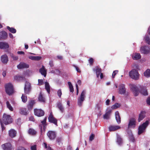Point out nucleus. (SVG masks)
I'll return each mask as SVG.
<instances>
[{
  "instance_id": "obj_1",
  "label": "nucleus",
  "mask_w": 150,
  "mask_h": 150,
  "mask_svg": "<svg viewBox=\"0 0 150 150\" xmlns=\"http://www.w3.org/2000/svg\"><path fill=\"white\" fill-rule=\"evenodd\" d=\"M0 121L3 122L6 125L10 124L12 122L11 116L9 115H7L5 113L4 114L2 119L0 120Z\"/></svg>"
},
{
  "instance_id": "obj_2",
  "label": "nucleus",
  "mask_w": 150,
  "mask_h": 150,
  "mask_svg": "<svg viewBox=\"0 0 150 150\" xmlns=\"http://www.w3.org/2000/svg\"><path fill=\"white\" fill-rule=\"evenodd\" d=\"M149 123V121L146 120L145 122L143 123L139 127L138 132V135L141 134L145 131Z\"/></svg>"
},
{
  "instance_id": "obj_3",
  "label": "nucleus",
  "mask_w": 150,
  "mask_h": 150,
  "mask_svg": "<svg viewBox=\"0 0 150 150\" xmlns=\"http://www.w3.org/2000/svg\"><path fill=\"white\" fill-rule=\"evenodd\" d=\"M5 91L7 94L9 96L11 95L14 92L13 85L9 83L5 85Z\"/></svg>"
},
{
  "instance_id": "obj_4",
  "label": "nucleus",
  "mask_w": 150,
  "mask_h": 150,
  "mask_svg": "<svg viewBox=\"0 0 150 150\" xmlns=\"http://www.w3.org/2000/svg\"><path fill=\"white\" fill-rule=\"evenodd\" d=\"M129 76L132 79L135 80L139 79V74L138 71L135 69H133L129 73Z\"/></svg>"
},
{
  "instance_id": "obj_5",
  "label": "nucleus",
  "mask_w": 150,
  "mask_h": 150,
  "mask_svg": "<svg viewBox=\"0 0 150 150\" xmlns=\"http://www.w3.org/2000/svg\"><path fill=\"white\" fill-rule=\"evenodd\" d=\"M86 93V90H84L82 91L80 97L79 98L78 100V104L79 106H81L82 105L83 102L85 99Z\"/></svg>"
},
{
  "instance_id": "obj_6",
  "label": "nucleus",
  "mask_w": 150,
  "mask_h": 150,
  "mask_svg": "<svg viewBox=\"0 0 150 150\" xmlns=\"http://www.w3.org/2000/svg\"><path fill=\"white\" fill-rule=\"evenodd\" d=\"M31 89V83L28 81H26L24 88V92L26 94H29Z\"/></svg>"
},
{
  "instance_id": "obj_7",
  "label": "nucleus",
  "mask_w": 150,
  "mask_h": 150,
  "mask_svg": "<svg viewBox=\"0 0 150 150\" xmlns=\"http://www.w3.org/2000/svg\"><path fill=\"white\" fill-rule=\"evenodd\" d=\"M130 87L134 96H138L139 93V90L137 87L135 85L131 84L130 85Z\"/></svg>"
},
{
  "instance_id": "obj_8",
  "label": "nucleus",
  "mask_w": 150,
  "mask_h": 150,
  "mask_svg": "<svg viewBox=\"0 0 150 150\" xmlns=\"http://www.w3.org/2000/svg\"><path fill=\"white\" fill-rule=\"evenodd\" d=\"M49 122L53 123L56 126H57V120L54 117L52 113H50L48 118Z\"/></svg>"
},
{
  "instance_id": "obj_9",
  "label": "nucleus",
  "mask_w": 150,
  "mask_h": 150,
  "mask_svg": "<svg viewBox=\"0 0 150 150\" xmlns=\"http://www.w3.org/2000/svg\"><path fill=\"white\" fill-rule=\"evenodd\" d=\"M136 125V120L134 118H132L130 119L129 121L128 125V128H133L135 127Z\"/></svg>"
},
{
  "instance_id": "obj_10",
  "label": "nucleus",
  "mask_w": 150,
  "mask_h": 150,
  "mask_svg": "<svg viewBox=\"0 0 150 150\" xmlns=\"http://www.w3.org/2000/svg\"><path fill=\"white\" fill-rule=\"evenodd\" d=\"M34 114L35 115L39 117L44 115L45 112L44 111L41 109H34Z\"/></svg>"
},
{
  "instance_id": "obj_11",
  "label": "nucleus",
  "mask_w": 150,
  "mask_h": 150,
  "mask_svg": "<svg viewBox=\"0 0 150 150\" xmlns=\"http://www.w3.org/2000/svg\"><path fill=\"white\" fill-rule=\"evenodd\" d=\"M47 135L51 140H54L56 137V133L55 132L52 131H49L47 133Z\"/></svg>"
},
{
  "instance_id": "obj_12",
  "label": "nucleus",
  "mask_w": 150,
  "mask_h": 150,
  "mask_svg": "<svg viewBox=\"0 0 150 150\" xmlns=\"http://www.w3.org/2000/svg\"><path fill=\"white\" fill-rule=\"evenodd\" d=\"M47 119V117H45L44 120L41 122L42 125H40L39 126L40 127V131L41 132H42V126H43V129L44 131H45L46 129V127L47 125V124H46Z\"/></svg>"
},
{
  "instance_id": "obj_13",
  "label": "nucleus",
  "mask_w": 150,
  "mask_h": 150,
  "mask_svg": "<svg viewBox=\"0 0 150 150\" xmlns=\"http://www.w3.org/2000/svg\"><path fill=\"white\" fill-rule=\"evenodd\" d=\"M150 49L148 46H144L141 47V52L144 54H148L149 53Z\"/></svg>"
},
{
  "instance_id": "obj_14",
  "label": "nucleus",
  "mask_w": 150,
  "mask_h": 150,
  "mask_svg": "<svg viewBox=\"0 0 150 150\" xmlns=\"http://www.w3.org/2000/svg\"><path fill=\"white\" fill-rule=\"evenodd\" d=\"M119 93L121 94H124L126 93L125 85L124 84H121L119 86Z\"/></svg>"
},
{
  "instance_id": "obj_15",
  "label": "nucleus",
  "mask_w": 150,
  "mask_h": 150,
  "mask_svg": "<svg viewBox=\"0 0 150 150\" xmlns=\"http://www.w3.org/2000/svg\"><path fill=\"white\" fill-rule=\"evenodd\" d=\"M35 103V100H29L27 106L28 110H32L33 108L34 105Z\"/></svg>"
},
{
  "instance_id": "obj_16",
  "label": "nucleus",
  "mask_w": 150,
  "mask_h": 150,
  "mask_svg": "<svg viewBox=\"0 0 150 150\" xmlns=\"http://www.w3.org/2000/svg\"><path fill=\"white\" fill-rule=\"evenodd\" d=\"M2 149L4 150H11V145L10 143H6L1 146Z\"/></svg>"
},
{
  "instance_id": "obj_17",
  "label": "nucleus",
  "mask_w": 150,
  "mask_h": 150,
  "mask_svg": "<svg viewBox=\"0 0 150 150\" xmlns=\"http://www.w3.org/2000/svg\"><path fill=\"white\" fill-rule=\"evenodd\" d=\"M16 132L14 129H12L8 131V135L11 138L15 137L16 134Z\"/></svg>"
},
{
  "instance_id": "obj_18",
  "label": "nucleus",
  "mask_w": 150,
  "mask_h": 150,
  "mask_svg": "<svg viewBox=\"0 0 150 150\" xmlns=\"http://www.w3.org/2000/svg\"><path fill=\"white\" fill-rule=\"evenodd\" d=\"M29 67V66L28 64L24 62H20V63L17 66V67L18 69L28 68Z\"/></svg>"
},
{
  "instance_id": "obj_19",
  "label": "nucleus",
  "mask_w": 150,
  "mask_h": 150,
  "mask_svg": "<svg viewBox=\"0 0 150 150\" xmlns=\"http://www.w3.org/2000/svg\"><path fill=\"white\" fill-rule=\"evenodd\" d=\"M9 47L8 43L6 42H0V48L1 49H6Z\"/></svg>"
},
{
  "instance_id": "obj_20",
  "label": "nucleus",
  "mask_w": 150,
  "mask_h": 150,
  "mask_svg": "<svg viewBox=\"0 0 150 150\" xmlns=\"http://www.w3.org/2000/svg\"><path fill=\"white\" fill-rule=\"evenodd\" d=\"M146 112L144 111H142L139 114V118L138 119V122H140L143 120L146 116Z\"/></svg>"
},
{
  "instance_id": "obj_21",
  "label": "nucleus",
  "mask_w": 150,
  "mask_h": 150,
  "mask_svg": "<svg viewBox=\"0 0 150 150\" xmlns=\"http://www.w3.org/2000/svg\"><path fill=\"white\" fill-rule=\"evenodd\" d=\"M93 71H94L96 72L97 77V78H98L100 74L101 73L102 71L101 69L97 66L95 68L93 69Z\"/></svg>"
},
{
  "instance_id": "obj_22",
  "label": "nucleus",
  "mask_w": 150,
  "mask_h": 150,
  "mask_svg": "<svg viewBox=\"0 0 150 150\" xmlns=\"http://www.w3.org/2000/svg\"><path fill=\"white\" fill-rule=\"evenodd\" d=\"M8 37L7 33L5 31L3 30L0 32V38L3 40L6 39Z\"/></svg>"
},
{
  "instance_id": "obj_23",
  "label": "nucleus",
  "mask_w": 150,
  "mask_h": 150,
  "mask_svg": "<svg viewBox=\"0 0 150 150\" xmlns=\"http://www.w3.org/2000/svg\"><path fill=\"white\" fill-rule=\"evenodd\" d=\"M1 60L2 62L4 64H6L8 61V57L6 54H4L1 56Z\"/></svg>"
},
{
  "instance_id": "obj_24",
  "label": "nucleus",
  "mask_w": 150,
  "mask_h": 150,
  "mask_svg": "<svg viewBox=\"0 0 150 150\" xmlns=\"http://www.w3.org/2000/svg\"><path fill=\"white\" fill-rule=\"evenodd\" d=\"M39 72L41 74L45 77L47 74V70L45 68V67L42 65V67L39 69Z\"/></svg>"
},
{
  "instance_id": "obj_25",
  "label": "nucleus",
  "mask_w": 150,
  "mask_h": 150,
  "mask_svg": "<svg viewBox=\"0 0 150 150\" xmlns=\"http://www.w3.org/2000/svg\"><path fill=\"white\" fill-rule=\"evenodd\" d=\"M112 110H109L107 111L103 115V118L104 119H108L110 118V116L111 114Z\"/></svg>"
},
{
  "instance_id": "obj_26",
  "label": "nucleus",
  "mask_w": 150,
  "mask_h": 150,
  "mask_svg": "<svg viewBox=\"0 0 150 150\" xmlns=\"http://www.w3.org/2000/svg\"><path fill=\"white\" fill-rule=\"evenodd\" d=\"M115 117L117 122L118 124H119L121 123V117L118 111H117L115 113Z\"/></svg>"
},
{
  "instance_id": "obj_27",
  "label": "nucleus",
  "mask_w": 150,
  "mask_h": 150,
  "mask_svg": "<svg viewBox=\"0 0 150 150\" xmlns=\"http://www.w3.org/2000/svg\"><path fill=\"white\" fill-rule=\"evenodd\" d=\"M14 79L17 81H20L24 80L25 78L23 76L17 75L14 76Z\"/></svg>"
},
{
  "instance_id": "obj_28",
  "label": "nucleus",
  "mask_w": 150,
  "mask_h": 150,
  "mask_svg": "<svg viewBox=\"0 0 150 150\" xmlns=\"http://www.w3.org/2000/svg\"><path fill=\"white\" fill-rule=\"evenodd\" d=\"M120 128V127L119 126H110L109 128L110 131H116Z\"/></svg>"
},
{
  "instance_id": "obj_29",
  "label": "nucleus",
  "mask_w": 150,
  "mask_h": 150,
  "mask_svg": "<svg viewBox=\"0 0 150 150\" xmlns=\"http://www.w3.org/2000/svg\"><path fill=\"white\" fill-rule=\"evenodd\" d=\"M57 107L62 112H63L64 111V108L61 103L59 102H57Z\"/></svg>"
},
{
  "instance_id": "obj_30",
  "label": "nucleus",
  "mask_w": 150,
  "mask_h": 150,
  "mask_svg": "<svg viewBox=\"0 0 150 150\" xmlns=\"http://www.w3.org/2000/svg\"><path fill=\"white\" fill-rule=\"evenodd\" d=\"M132 58L134 60H138L141 58V56L139 53H135L132 56Z\"/></svg>"
},
{
  "instance_id": "obj_31",
  "label": "nucleus",
  "mask_w": 150,
  "mask_h": 150,
  "mask_svg": "<svg viewBox=\"0 0 150 150\" xmlns=\"http://www.w3.org/2000/svg\"><path fill=\"white\" fill-rule=\"evenodd\" d=\"M19 112L22 115H26L28 114V112L26 108H20V109Z\"/></svg>"
},
{
  "instance_id": "obj_32",
  "label": "nucleus",
  "mask_w": 150,
  "mask_h": 150,
  "mask_svg": "<svg viewBox=\"0 0 150 150\" xmlns=\"http://www.w3.org/2000/svg\"><path fill=\"white\" fill-rule=\"evenodd\" d=\"M141 93L143 95L147 96L148 93L146 88L144 87H142V89L140 91Z\"/></svg>"
},
{
  "instance_id": "obj_33",
  "label": "nucleus",
  "mask_w": 150,
  "mask_h": 150,
  "mask_svg": "<svg viewBox=\"0 0 150 150\" xmlns=\"http://www.w3.org/2000/svg\"><path fill=\"white\" fill-rule=\"evenodd\" d=\"M28 134L31 135H35L36 133V131L34 129L32 128H30L28 131Z\"/></svg>"
},
{
  "instance_id": "obj_34",
  "label": "nucleus",
  "mask_w": 150,
  "mask_h": 150,
  "mask_svg": "<svg viewBox=\"0 0 150 150\" xmlns=\"http://www.w3.org/2000/svg\"><path fill=\"white\" fill-rule=\"evenodd\" d=\"M38 100H39L42 102L45 103V98L43 96L42 94L41 93H40L39 97H38Z\"/></svg>"
},
{
  "instance_id": "obj_35",
  "label": "nucleus",
  "mask_w": 150,
  "mask_h": 150,
  "mask_svg": "<svg viewBox=\"0 0 150 150\" xmlns=\"http://www.w3.org/2000/svg\"><path fill=\"white\" fill-rule=\"evenodd\" d=\"M45 87L47 92L49 93L50 92V86L47 82H45Z\"/></svg>"
},
{
  "instance_id": "obj_36",
  "label": "nucleus",
  "mask_w": 150,
  "mask_h": 150,
  "mask_svg": "<svg viewBox=\"0 0 150 150\" xmlns=\"http://www.w3.org/2000/svg\"><path fill=\"white\" fill-rule=\"evenodd\" d=\"M7 29L9 31L13 33H15L16 32V30L15 29L13 28H10L8 26H7Z\"/></svg>"
},
{
  "instance_id": "obj_37",
  "label": "nucleus",
  "mask_w": 150,
  "mask_h": 150,
  "mask_svg": "<svg viewBox=\"0 0 150 150\" xmlns=\"http://www.w3.org/2000/svg\"><path fill=\"white\" fill-rule=\"evenodd\" d=\"M68 84L69 86L70 92L71 93H73L74 91V89L71 83L70 82H68Z\"/></svg>"
},
{
  "instance_id": "obj_38",
  "label": "nucleus",
  "mask_w": 150,
  "mask_h": 150,
  "mask_svg": "<svg viewBox=\"0 0 150 150\" xmlns=\"http://www.w3.org/2000/svg\"><path fill=\"white\" fill-rule=\"evenodd\" d=\"M144 75L146 77H150V69H147L144 73Z\"/></svg>"
},
{
  "instance_id": "obj_39",
  "label": "nucleus",
  "mask_w": 150,
  "mask_h": 150,
  "mask_svg": "<svg viewBox=\"0 0 150 150\" xmlns=\"http://www.w3.org/2000/svg\"><path fill=\"white\" fill-rule=\"evenodd\" d=\"M120 106V104L118 103H116L111 106V108L112 109H116L119 107Z\"/></svg>"
},
{
  "instance_id": "obj_40",
  "label": "nucleus",
  "mask_w": 150,
  "mask_h": 150,
  "mask_svg": "<svg viewBox=\"0 0 150 150\" xmlns=\"http://www.w3.org/2000/svg\"><path fill=\"white\" fill-rule=\"evenodd\" d=\"M6 104L7 108L11 111H13V109L11 105L8 101H7L6 102Z\"/></svg>"
},
{
  "instance_id": "obj_41",
  "label": "nucleus",
  "mask_w": 150,
  "mask_h": 150,
  "mask_svg": "<svg viewBox=\"0 0 150 150\" xmlns=\"http://www.w3.org/2000/svg\"><path fill=\"white\" fill-rule=\"evenodd\" d=\"M122 139L120 136L117 135V142L119 144L121 145L122 144Z\"/></svg>"
},
{
  "instance_id": "obj_42",
  "label": "nucleus",
  "mask_w": 150,
  "mask_h": 150,
  "mask_svg": "<svg viewBox=\"0 0 150 150\" xmlns=\"http://www.w3.org/2000/svg\"><path fill=\"white\" fill-rule=\"evenodd\" d=\"M22 101L24 103H26L27 100V96H25L23 94H22L21 97Z\"/></svg>"
},
{
  "instance_id": "obj_43",
  "label": "nucleus",
  "mask_w": 150,
  "mask_h": 150,
  "mask_svg": "<svg viewBox=\"0 0 150 150\" xmlns=\"http://www.w3.org/2000/svg\"><path fill=\"white\" fill-rule=\"evenodd\" d=\"M145 39L146 42L150 45V39L149 37L147 36H146Z\"/></svg>"
},
{
  "instance_id": "obj_44",
  "label": "nucleus",
  "mask_w": 150,
  "mask_h": 150,
  "mask_svg": "<svg viewBox=\"0 0 150 150\" xmlns=\"http://www.w3.org/2000/svg\"><path fill=\"white\" fill-rule=\"evenodd\" d=\"M57 95L59 98H61L62 95L61 89H60L58 90L57 92Z\"/></svg>"
},
{
  "instance_id": "obj_45",
  "label": "nucleus",
  "mask_w": 150,
  "mask_h": 150,
  "mask_svg": "<svg viewBox=\"0 0 150 150\" xmlns=\"http://www.w3.org/2000/svg\"><path fill=\"white\" fill-rule=\"evenodd\" d=\"M11 56L13 60H17L18 59V57L17 56L14 55L13 54H11Z\"/></svg>"
},
{
  "instance_id": "obj_46",
  "label": "nucleus",
  "mask_w": 150,
  "mask_h": 150,
  "mask_svg": "<svg viewBox=\"0 0 150 150\" xmlns=\"http://www.w3.org/2000/svg\"><path fill=\"white\" fill-rule=\"evenodd\" d=\"M38 85L39 86H41L43 84L44 82L43 80L40 79L38 80Z\"/></svg>"
},
{
  "instance_id": "obj_47",
  "label": "nucleus",
  "mask_w": 150,
  "mask_h": 150,
  "mask_svg": "<svg viewBox=\"0 0 150 150\" xmlns=\"http://www.w3.org/2000/svg\"><path fill=\"white\" fill-rule=\"evenodd\" d=\"M95 137V135L93 134H91V135L89 137V140L90 141H93Z\"/></svg>"
},
{
  "instance_id": "obj_48",
  "label": "nucleus",
  "mask_w": 150,
  "mask_h": 150,
  "mask_svg": "<svg viewBox=\"0 0 150 150\" xmlns=\"http://www.w3.org/2000/svg\"><path fill=\"white\" fill-rule=\"evenodd\" d=\"M118 71V70H115L113 71L112 74V77L113 78H115V75L117 73Z\"/></svg>"
},
{
  "instance_id": "obj_49",
  "label": "nucleus",
  "mask_w": 150,
  "mask_h": 150,
  "mask_svg": "<svg viewBox=\"0 0 150 150\" xmlns=\"http://www.w3.org/2000/svg\"><path fill=\"white\" fill-rule=\"evenodd\" d=\"M56 141L59 145H60L61 144H62V139L61 138H57L56 140Z\"/></svg>"
},
{
  "instance_id": "obj_50",
  "label": "nucleus",
  "mask_w": 150,
  "mask_h": 150,
  "mask_svg": "<svg viewBox=\"0 0 150 150\" xmlns=\"http://www.w3.org/2000/svg\"><path fill=\"white\" fill-rule=\"evenodd\" d=\"M31 150H37V145H35L31 146Z\"/></svg>"
},
{
  "instance_id": "obj_51",
  "label": "nucleus",
  "mask_w": 150,
  "mask_h": 150,
  "mask_svg": "<svg viewBox=\"0 0 150 150\" xmlns=\"http://www.w3.org/2000/svg\"><path fill=\"white\" fill-rule=\"evenodd\" d=\"M129 138L130 140L132 142H134V137H133V135L132 134L130 135L129 136Z\"/></svg>"
},
{
  "instance_id": "obj_52",
  "label": "nucleus",
  "mask_w": 150,
  "mask_h": 150,
  "mask_svg": "<svg viewBox=\"0 0 150 150\" xmlns=\"http://www.w3.org/2000/svg\"><path fill=\"white\" fill-rule=\"evenodd\" d=\"M89 63L91 65H92L93 62V59L92 58H90L89 60Z\"/></svg>"
},
{
  "instance_id": "obj_53",
  "label": "nucleus",
  "mask_w": 150,
  "mask_h": 150,
  "mask_svg": "<svg viewBox=\"0 0 150 150\" xmlns=\"http://www.w3.org/2000/svg\"><path fill=\"white\" fill-rule=\"evenodd\" d=\"M0 123H1V128H2V130L3 131L5 129V127L4 126V125H3V124H4V123H3V122H2L0 121Z\"/></svg>"
},
{
  "instance_id": "obj_54",
  "label": "nucleus",
  "mask_w": 150,
  "mask_h": 150,
  "mask_svg": "<svg viewBox=\"0 0 150 150\" xmlns=\"http://www.w3.org/2000/svg\"><path fill=\"white\" fill-rule=\"evenodd\" d=\"M35 60L38 61L41 59V57L40 56H35Z\"/></svg>"
},
{
  "instance_id": "obj_55",
  "label": "nucleus",
  "mask_w": 150,
  "mask_h": 150,
  "mask_svg": "<svg viewBox=\"0 0 150 150\" xmlns=\"http://www.w3.org/2000/svg\"><path fill=\"white\" fill-rule=\"evenodd\" d=\"M49 64L51 67H53L54 66L53 62L51 60L50 61Z\"/></svg>"
},
{
  "instance_id": "obj_56",
  "label": "nucleus",
  "mask_w": 150,
  "mask_h": 150,
  "mask_svg": "<svg viewBox=\"0 0 150 150\" xmlns=\"http://www.w3.org/2000/svg\"><path fill=\"white\" fill-rule=\"evenodd\" d=\"M35 56H30L28 57V58L29 59L33 60H35Z\"/></svg>"
},
{
  "instance_id": "obj_57",
  "label": "nucleus",
  "mask_w": 150,
  "mask_h": 150,
  "mask_svg": "<svg viewBox=\"0 0 150 150\" xmlns=\"http://www.w3.org/2000/svg\"><path fill=\"white\" fill-rule=\"evenodd\" d=\"M74 67H75L76 70L78 72H80L81 71L79 68L76 66L74 65Z\"/></svg>"
},
{
  "instance_id": "obj_58",
  "label": "nucleus",
  "mask_w": 150,
  "mask_h": 150,
  "mask_svg": "<svg viewBox=\"0 0 150 150\" xmlns=\"http://www.w3.org/2000/svg\"><path fill=\"white\" fill-rule=\"evenodd\" d=\"M146 102L148 104L150 105V97L148 98L146 100Z\"/></svg>"
},
{
  "instance_id": "obj_59",
  "label": "nucleus",
  "mask_w": 150,
  "mask_h": 150,
  "mask_svg": "<svg viewBox=\"0 0 150 150\" xmlns=\"http://www.w3.org/2000/svg\"><path fill=\"white\" fill-rule=\"evenodd\" d=\"M29 120H30L34 121V119L33 116H31L29 118Z\"/></svg>"
},
{
  "instance_id": "obj_60",
  "label": "nucleus",
  "mask_w": 150,
  "mask_h": 150,
  "mask_svg": "<svg viewBox=\"0 0 150 150\" xmlns=\"http://www.w3.org/2000/svg\"><path fill=\"white\" fill-rule=\"evenodd\" d=\"M17 150H27L24 148L22 147H19Z\"/></svg>"
},
{
  "instance_id": "obj_61",
  "label": "nucleus",
  "mask_w": 150,
  "mask_h": 150,
  "mask_svg": "<svg viewBox=\"0 0 150 150\" xmlns=\"http://www.w3.org/2000/svg\"><path fill=\"white\" fill-rule=\"evenodd\" d=\"M17 53L19 54H24V52L22 51H18L17 52Z\"/></svg>"
},
{
  "instance_id": "obj_62",
  "label": "nucleus",
  "mask_w": 150,
  "mask_h": 150,
  "mask_svg": "<svg viewBox=\"0 0 150 150\" xmlns=\"http://www.w3.org/2000/svg\"><path fill=\"white\" fill-rule=\"evenodd\" d=\"M110 100L109 99H107L106 102V104L107 105H109L110 104Z\"/></svg>"
},
{
  "instance_id": "obj_63",
  "label": "nucleus",
  "mask_w": 150,
  "mask_h": 150,
  "mask_svg": "<svg viewBox=\"0 0 150 150\" xmlns=\"http://www.w3.org/2000/svg\"><path fill=\"white\" fill-rule=\"evenodd\" d=\"M2 75L4 77H5L6 75V72L5 71H4L3 72L2 74Z\"/></svg>"
},
{
  "instance_id": "obj_64",
  "label": "nucleus",
  "mask_w": 150,
  "mask_h": 150,
  "mask_svg": "<svg viewBox=\"0 0 150 150\" xmlns=\"http://www.w3.org/2000/svg\"><path fill=\"white\" fill-rule=\"evenodd\" d=\"M57 58L60 60H62L63 59L62 57L61 56H57Z\"/></svg>"
}]
</instances>
